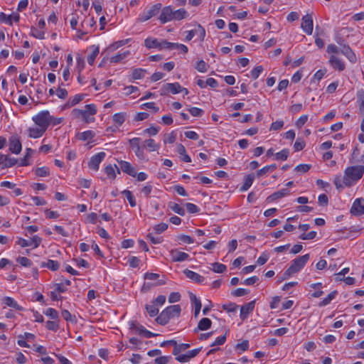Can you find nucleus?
I'll use <instances>...</instances> for the list:
<instances>
[{
  "instance_id": "nucleus-1",
  "label": "nucleus",
  "mask_w": 364,
  "mask_h": 364,
  "mask_svg": "<svg viewBox=\"0 0 364 364\" xmlns=\"http://www.w3.org/2000/svg\"><path fill=\"white\" fill-rule=\"evenodd\" d=\"M364 173V166H352L346 168L343 176V183L350 187L360 179Z\"/></svg>"
},
{
  "instance_id": "nucleus-2",
  "label": "nucleus",
  "mask_w": 364,
  "mask_h": 364,
  "mask_svg": "<svg viewBox=\"0 0 364 364\" xmlns=\"http://www.w3.org/2000/svg\"><path fill=\"white\" fill-rule=\"evenodd\" d=\"M181 309L178 304L167 306L156 317L157 323L164 326L167 324L171 318L178 317L181 314Z\"/></svg>"
},
{
  "instance_id": "nucleus-3",
  "label": "nucleus",
  "mask_w": 364,
  "mask_h": 364,
  "mask_svg": "<svg viewBox=\"0 0 364 364\" xmlns=\"http://www.w3.org/2000/svg\"><path fill=\"white\" fill-rule=\"evenodd\" d=\"M309 254H306L292 260L290 267L284 273L285 278L299 272L309 261Z\"/></svg>"
},
{
  "instance_id": "nucleus-4",
  "label": "nucleus",
  "mask_w": 364,
  "mask_h": 364,
  "mask_svg": "<svg viewBox=\"0 0 364 364\" xmlns=\"http://www.w3.org/2000/svg\"><path fill=\"white\" fill-rule=\"evenodd\" d=\"M32 119L38 127L46 129H47L50 124V114L47 110L40 112L36 115L33 116Z\"/></svg>"
},
{
  "instance_id": "nucleus-5",
  "label": "nucleus",
  "mask_w": 364,
  "mask_h": 364,
  "mask_svg": "<svg viewBox=\"0 0 364 364\" xmlns=\"http://www.w3.org/2000/svg\"><path fill=\"white\" fill-rule=\"evenodd\" d=\"M161 4L157 3L153 5L150 9L144 11L139 18V21L141 22L146 21L153 16H155L161 9Z\"/></svg>"
},
{
  "instance_id": "nucleus-6",
  "label": "nucleus",
  "mask_w": 364,
  "mask_h": 364,
  "mask_svg": "<svg viewBox=\"0 0 364 364\" xmlns=\"http://www.w3.org/2000/svg\"><path fill=\"white\" fill-rule=\"evenodd\" d=\"M106 154L105 152H99L97 154L92 156L88 162V166L90 168L94 171H98L100 163L105 159Z\"/></svg>"
},
{
  "instance_id": "nucleus-7",
  "label": "nucleus",
  "mask_w": 364,
  "mask_h": 364,
  "mask_svg": "<svg viewBox=\"0 0 364 364\" xmlns=\"http://www.w3.org/2000/svg\"><path fill=\"white\" fill-rule=\"evenodd\" d=\"M161 90V95H165L168 92H171L172 94H177L183 91L182 87L180 85L178 82L166 83L163 85Z\"/></svg>"
},
{
  "instance_id": "nucleus-8",
  "label": "nucleus",
  "mask_w": 364,
  "mask_h": 364,
  "mask_svg": "<svg viewBox=\"0 0 364 364\" xmlns=\"http://www.w3.org/2000/svg\"><path fill=\"white\" fill-rule=\"evenodd\" d=\"M41 241L42 239L40 237L34 235L30 240L20 237L17 243L22 247L33 245V248H36L40 245Z\"/></svg>"
},
{
  "instance_id": "nucleus-9",
  "label": "nucleus",
  "mask_w": 364,
  "mask_h": 364,
  "mask_svg": "<svg viewBox=\"0 0 364 364\" xmlns=\"http://www.w3.org/2000/svg\"><path fill=\"white\" fill-rule=\"evenodd\" d=\"M350 213L354 215H360L364 214L363 198H357L355 200L350 208Z\"/></svg>"
},
{
  "instance_id": "nucleus-10",
  "label": "nucleus",
  "mask_w": 364,
  "mask_h": 364,
  "mask_svg": "<svg viewBox=\"0 0 364 364\" xmlns=\"http://www.w3.org/2000/svg\"><path fill=\"white\" fill-rule=\"evenodd\" d=\"M301 28L308 35L313 32V18L311 15L306 14L302 18Z\"/></svg>"
},
{
  "instance_id": "nucleus-11",
  "label": "nucleus",
  "mask_w": 364,
  "mask_h": 364,
  "mask_svg": "<svg viewBox=\"0 0 364 364\" xmlns=\"http://www.w3.org/2000/svg\"><path fill=\"white\" fill-rule=\"evenodd\" d=\"M337 43L342 46L340 52L344 55L350 62L355 63L357 60L355 54L352 50V49L350 48L348 45L342 44L341 42L337 41Z\"/></svg>"
},
{
  "instance_id": "nucleus-12",
  "label": "nucleus",
  "mask_w": 364,
  "mask_h": 364,
  "mask_svg": "<svg viewBox=\"0 0 364 364\" xmlns=\"http://www.w3.org/2000/svg\"><path fill=\"white\" fill-rule=\"evenodd\" d=\"M255 306V300H253L241 306L240 317L242 321H245L247 318L248 315L253 311Z\"/></svg>"
},
{
  "instance_id": "nucleus-13",
  "label": "nucleus",
  "mask_w": 364,
  "mask_h": 364,
  "mask_svg": "<svg viewBox=\"0 0 364 364\" xmlns=\"http://www.w3.org/2000/svg\"><path fill=\"white\" fill-rule=\"evenodd\" d=\"M18 162V159L12 158L10 155H4L0 154V165L2 168H10L16 165Z\"/></svg>"
},
{
  "instance_id": "nucleus-14",
  "label": "nucleus",
  "mask_w": 364,
  "mask_h": 364,
  "mask_svg": "<svg viewBox=\"0 0 364 364\" xmlns=\"http://www.w3.org/2000/svg\"><path fill=\"white\" fill-rule=\"evenodd\" d=\"M140 141L141 139L138 137H134L129 140V145L134 149L136 156L140 159H143L144 158V151L141 149L140 147Z\"/></svg>"
},
{
  "instance_id": "nucleus-15",
  "label": "nucleus",
  "mask_w": 364,
  "mask_h": 364,
  "mask_svg": "<svg viewBox=\"0 0 364 364\" xmlns=\"http://www.w3.org/2000/svg\"><path fill=\"white\" fill-rule=\"evenodd\" d=\"M22 149L21 143L17 136H12L9 139V150L16 154L21 152Z\"/></svg>"
},
{
  "instance_id": "nucleus-16",
  "label": "nucleus",
  "mask_w": 364,
  "mask_h": 364,
  "mask_svg": "<svg viewBox=\"0 0 364 364\" xmlns=\"http://www.w3.org/2000/svg\"><path fill=\"white\" fill-rule=\"evenodd\" d=\"M159 19L161 23L173 21V9L171 6L164 7Z\"/></svg>"
},
{
  "instance_id": "nucleus-17",
  "label": "nucleus",
  "mask_w": 364,
  "mask_h": 364,
  "mask_svg": "<svg viewBox=\"0 0 364 364\" xmlns=\"http://www.w3.org/2000/svg\"><path fill=\"white\" fill-rule=\"evenodd\" d=\"M170 255L173 262H183L189 257L188 254L181 252L177 249L171 250L170 251Z\"/></svg>"
},
{
  "instance_id": "nucleus-18",
  "label": "nucleus",
  "mask_w": 364,
  "mask_h": 364,
  "mask_svg": "<svg viewBox=\"0 0 364 364\" xmlns=\"http://www.w3.org/2000/svg\"><path fill=\"white\" fill-rule=\"evenodd\" d=\"M120 166V169L127 173L128 175L135 177L136 175V172L135 168L131 165V164L128 161H118Z\"/></svg>"
},
{
  "instance_id": "nucleus-19",
  "label": "nucleus",
  "mask_w": 364,
  "mask_h": 364,
  "mask_svg": "<svg viewBox=\"0 0 364 364\" xmlns=\"http://www.w3.org/2000/svg\"><path fill=\"white\" fill-rule=\"evenodd\" d=\"M290 193V191L288 188H282L280 191L274 192L272 195L267 197V200L268 202H272L274 200L282 198Z\"/></svg>"
},
{
  "instance_id": "nucleus-20",
  "label": "nucleus",
  "mask_w": 364,
  "mask_h": 364,
  "mask_svg": "<svg viewBox=\"0 0 364 364\" xmlns=\"http://www.w3.org/2000/svg\"><path fill=\"white\" fill-rule=\"evenodd\" d=\"M329 63L334 69L339 71H343L346 68L344 63L335 55L331 56Z\"/></svg>"
},
{
  "instance_id": "nucleus-21",
  "label": "nucleus",
  "mask_w": 364,
  "mask_h": 364,
  "mask_svg": "<svg viewBox=\"0 0 364 364\" xmlns=\"http://www.w3.org/2000/svg\"><path fill=\"white\" fill-rule=\"evenodd\" d=\"M184 274L188 277V279L196 282L198 284H200L204 281V277L199 274L193 272L189 269L184 270Z\"/></svg>"
},
{
  "instance_id": "nucleus-22",
  "label": "nucleus",
  "mask_w": 364,
  "mask_h": 364,
  "mask_svg": "<svg viewBox=\"0 0 364 364\" xmlns=\"http://www.w3.org/2000/svg\"><path fill=\"white\" fill-rule=\"evenodd\" d=\"M46 129L43 127H30L28 129V136L36 139L43 136Z\"/></svg>"
},
{
  "instance_id": "nucleus-23",
  "label": "nucleus",
  "mask_w": 364,
  "mask_h": 364,
  "mask_svg": "<svg viewBox=\"0 0 364 364\" xmlns=\"http://www.w3.org/2000/svg\"><path fill=\"white\" fill-rule=\"evenodd\" d=\"M212 321L208 318H203L200 320L198 323L197 328L194 330V332H198V331H205L209 329L211 327Z\"/></svg>"
},
{
  "instance_id": "nucleus-24",
  "label": "nucleus",
  "mask_w": 364,
  "mask_h": 364,
  "mask_svg": "<svg viewBox=\"0 0 364 364\" xmlns=\"http://www.w3.org/2000/svg\"><path fill=\"white\" fill-rule=\"evenodd\" d=\"M144 46L149 48H159L161 49V41H159L157 38H147L144 41Z\"/></svg>"
},
{
  "instance_id": "nucleus-25",
  "label": "nucleus",
  "mask_w": 364,
  "mask_h": 364,
  "mask_svg": "<svg viewBox=\"0 0 364 364\" xmlns=\"http://www.w3.org/2000/svg\"><path fill=\"white\" fill-rule=\"evenodd\" d=\"M190 299L191 302L194 304V316L197 317L198 315L200 313V311L201 309V302L199 299L196 297V296L192 293L190 294Z\"/></svg>"
},
{
  "instance_id": "nucleus-26",
  "label": "nucleus",
  "mask_w": 364,
  "mask_h": 364,
  "mask_svg": "<svg viewBox=\"0 0 364 364\" xmlns=\"http://www.w3.org/2000/svg\"><path fill=\"white\" fill-rule=\"evenodd\" d=\"M129 54V50L121 51L119 52L117 54L112 56L109 60L111 63H117L126 58Z\"/></svg>"
},
{
  "instance_id": "nucleus-27",
  "label": "nucleus",
  "mask_w": 364,
  "mask_h": 364,
  "mask_svg": "<svg viewBox=\"0 0 364 364\" xmlns=\"http://www.w3.org/2000/svg\"><path fill=\"white\" fill-rule=\"evenodd\" d=\"M41 267H47L52 271H57L60 268V263L58 261L48 259L46 262H41Z\"/></svg>"
},
{
  "instance_id": "nucleus-28",
  "label": "nucleus",
  "mask_w": 364,
  "mask_h": 364,
  "mask_svg": "<svg viewBox=\"0 0 364 364\" xmlns=\"http://www.w3.org/2000/svg\"><path fill=\"white\" fill-rule=\"evenodd\" d=\"M254 179H255L254 174L252 173V174L247 175L245 178L243 185L240 188V191H247L252 185Z\"/></svg>"
},
{
  "instance_id": "nucleus-29",
  "label": "nucleus",
  "mask_w": 364,
  "mask_h": 364,
  "mask_svg": "<svg viewBox=\"0 0 364 364\" xmlns=\"http://www.w3.org/2000/svg\"><path fill=\"white\" fill-rule=\"evenodd\" d=\"M357 102L359 107V112L364 115V90H360L357 92Z\"/></svg>"
},
{
  "instance_id": "nucleus-30",
  "label": "nucleus",
  "mask_w": 364,
  "mask_h": 364,
  "mask_svg": "<svg viewBox=\"0 0 364 364\" xmlns=\"http://www.w3.org/2000/svg\"><path fill=\"white\" fill-rule=\"evenodd\" d=\"M188 12L184 9H180L176 11L173 10V20L180 21L188 16Z\"/></svg>"
},
{
  "instance_id": "nucleus-31",
  "label": "nucleus",
  "mask_w": 364,
  "mask_h": 364,
  "mask_svg": "<svg viewBox=\"0 0 364 364\" xmlns=\"http://www.w3.org/2000/svg\"><path fill=\"white\" fill-rule=\"evenodd\" d=\"M168 207L171 210H173V212H175L176 213H177L181 216H183L186 214L184 208L176 203H173V202L168 203Z\"/></svg>"
},
{
  "instance_id": "nucleus-32",
  "label": "nucleus",
  "mask_w": 364,
  "mask_h": 364,
  "mask_svg": "<svg viewBox=\"0 0 364 364\" xmlns=\"http://www.w3.org/2000/svg\"><path fill=\"white\" fill-rule=\"evenodd\" d=\"M3 301H4V303L9 307L14 308L18 311H21L23 309V308L21 306H20L17 304V302L11 297L6 296L3 299Z\"/></svg>"
},
{
  "instance_id": "nucleus-33",
  "label": "nucleus",
  "mask_w": 364,
  "mask_h": 364,
  "mask_svg": "<svg viewBox=\"0 0 364 364\" xmlns=\"http://www.w3.org/2000/svg\"><path fill=\"white\" fill-rule=\"evenodd\" d=\"M91 48L92 49V51L88 55L87 60L88 64L92 65L94 63L96 57L99 54L100 49H99V46H94V45L91 46Z\"/></svg>"
},
{
  "instance_id": "nucleus-34",
  "label": "nucleus",
  "mask_w": 364,
  "mask_h": 364,
  "mask_svg": "<svg viewBox=\"0 0 364 364\" xmlns=\"http://www.w3.org/2000/svg\"><path fill=\"white\" fill-rule=\"evenodd\" d=\"M338 291H333L330 294H328V296L324 298L319 304L318 306L322 307L327 306L331 303V301L335 299L336 296L337 295Z\"/></svg>"
},
{
  "instance_id": "nucleus-35",
  "label": "nucleus",
  "mask_w": 364,
  "mask_h": 364,
  "mask_svg": "<svg viewBox=\"0 0 364 364\" xmlns=\"http://www.w3.org/2000/svg\"><path fill=\"white\" fill-rule=\"evenodd\" d=\"M84 99V95L77 94L75 95L73 98H70L68 101L66 106L68 107L76 105L79 102H80Z\"/></svg>"
},
{
  "instance_id": "nucleus-36",
  "label": "nucleus",
  "mask_w": 364,
  "mask_h": 364,
  "mask_svg": "<svg viewBox=\"0 0 364 364\" xmlns=\"http://www.w3.org/2000/svg\"><path fill=\"white\" fill-rule=\"evenodd\" d=\"M73 114L76 117H81L83 119V121L86 123H89L92 120L89 118V117L87 116L86 112H85L83 109H74L73 110Z\"/></svg>"
},
{
  "instance_id": "nucleus-37",
  "label": "nucleus",
  "mask_w": 364,
  "mask_h": 364,
  "mask_svg": "<svg viewBox=\"0 0 364 364\" xmlns=\"http://www.w3.org/2000/svg\"><path fill=\"white\" fill-rule=\"evenodd\" d=\"M126 113L119 112L116 113L112 117V120L117 125L121 126L125 121Z\"/></svg>"
},
{
  "instance_id": "nucleus-38",
  "label": "nucleus",
  "mask_w": 364,
  "mask_h": 364,
  "mask_svg": "<svg viewBox=\"0 0 364 364\" xmlns=\"http://www.w3.org/2000/svg\"><path fill=\"white\" fill-rule=\"evenodd\" d=\"M145 309L149 315L151 317H154L159 314V309L157 308V306L154 303L151 304H146Z\"/></svg>"
},
{
  "instance_id": "nucleus-39",
  "label": "nucleus",
  "mask_w": 364,
  "mask_h": 364,
  "mask_svg": "<svg viewBox=\"0 0 364 364\" xmlns=\"http://www.w3.org/2000/svg\"><path fill=\"white\" fill-rule=\"evenodd\" d=\"M122 193L125 196V197L127 198V199L128 200V201L129 203V205L132 207H135L136 206V200H135V198L133 196L132 191H130L129 190H124V191H123L122 192Z\"/></svg>"
},
{
  "instance_id": "nucleus-40",
  "label": "nucleus",
  "mask_w": 364,
  "mask_h": 364,
  "mask_svg": "<svg viewBox=\"0 0 364 364\" xmlns=\"http://www.w3.org/2000/svg\"><path fill=\"white\" fill-rule=\"evenodd\" d=\"M95 136L94 132L87 130L80 134L79 139L82 141L92 140Z\"/></svg>"
},
{
  "instance_id": "nucleus-41",
  "label": "nucleus",
  "mask_w": 364,
  "mask_h": 364,
  "mask_svg": "<svg viewBox=\"0 0 364 364\" xmlns=\"http://www.w3.org/2000/svg\"><path fill=\"white\" fill-rule=\"evenodd\" d=\"M34 171L35 174L39 177H46L50 175V170L46 166L37 168Z\"/></svg>"
},
{
  "instance_id": "nucleus-42",
  "label": "nucleus",
  "mask_w": 364,
  "mask_h": 364,
  "mask_svg": "<svg viewBox=\"0 0 364 364\" xmlns=\"http://www.w3.org/2000/svg\"><path fill=\"white\" fill-rule=\"evenodd\" d=\"M276 168L277 165L275 164L269 166H265L257 171V176H261L269 171H274Z\"/></svg>"
},
{
  "instance_id": "nucleus-43",
  "label": "nucleus",
  "mask_w": 364,
  "mask_h": 364,
  "mask_svg": "<svg viewBox=\"0 0 364 364\" xmlns=\"http://www.w3.org/2000/svg\"><path fill=\"white\" fill-rule=\"evenodd\" d=\"M189 347L190 344L188 343L177 344V346L173 348V354L174 355H178L181 352L187 350Z\"/></svg>"
},
{
  "instance_id": "nucleus-44",
  "label": "nucleus",
  "mask_w": 364,
  "mask_h": 364,
  "mask_svg": "<svg viewBox=\"0 0 364 364\" xmlns=\"http://www.w3.org/2000/svg\"><path fill=\"white\" fill-rule=\"evenodd\" d=\"M289 154V149H282L281 151L276 153L274 154V156H275V159L277 160L285 161L287 159Z\"/></svg>"
},
{
  "instance_id": "nucleus-45",
  "label": "nucleus",
  "mask_w": 364,
  "mask_h": 364,
  "mask_svg": "<svg viewBox=\"0 0 364 364\" xmlns=\"http://www.w3.org/2000/svg\"><path fill=\"white\" fill-rule=\"evenodd\" d=\"M33 151L31 148L26 149V154L25 156L21 159L20 161V166H26L29 165V163L28 162V159H29L33 154Z\"/></svg>"
},
{
  "instance_id": "nucleus-46",
  "label": "nucleus",
  "mask_w": 364,
  "mask_h": 364,
  "mask_svg": "<svg viewBox=\"0 0 364 364\" xmlns=\"http://www.w3.org/2000/svg\"><path fill=\"white\" fill-rule=\"evenodd\" d=\"M146 70L142 68H136L133 70L132 77L134 80L141 79L144 76Z\"/></svg>"
},
{
  "instance_id": "nucleus-47",
  "label": "nucleus",
  "mask_w": 364,
  "mask_h": 364,
  "mask_svg": "<svg viewBox=\"0 0 364 364\" xmlns=\"http://www.w3.org/2000/svg\"><path fill=\"white\" fill-rule=\"evenodd\" d=\"M196 69L200 73H205L208 70V65L203 60L197 62Z\"/></svg>"
},
{
  "instance_id": "nucleus-48",
  "label": "nucleus",
  "mask_w": 364,
  "mask_h": 364,
  "mask_svg": "<svg viewBox=\"0 0 364 364\" xmlns=\"http://www.w3.org/2000/svg\"><path fill=\"white\" fill-rule=\"evenodd\" d=\"M145 146L148 148L149 151H154L159 149V145L155 143L153 139H147L144 141Z\"/></svg>"
},
{
  "instance_id": "nucleus-49",
  "label": "nucleus",
  "mask_w": 364,
  "mask_h": 364,
  "mask_svg": "<svg viewBox=\"0 0 364 364\" xmlns=\"http://www.w3.org/2000/svg\"><path fill=\"white\" fill-rule=\"evenodd\" d=\"M61 314L65 321L76 323L75 316H73L68 310H63Z\"/></svg>"
},
{
  "instance_id": "nucleus-50",
  "label": "nucleus",
  "mask_w": 364,
  "mask_h": 364,
  "mask_svg": "<svg viewBox=\"0 0 364 364\" xmlns=\"http://www.w3.org/2000/svg\"><path fill=\"white\" fill-rule=\"evenodd\" d=\"M213 266V271L216 272V273H223L224 272L227 267L225 264H220V263H218V262H215L212 264Z\"/></svg>"
},
{
  "instance_id": "nucleus-51",
  "label": "nucleus",
  "mask_w": 364,
  "mask_h": 364,
  "mask_svg": "<svg viewBox=\"0 0 364 364\" xmlns=\"http://www.w3.org/2000/svg\"><path fill=\"white\" fill-rule=\"evenodd\" d=\"M130 329L131 330H136L139 335H143L144 331L146 330L143 326L139 325V323L136 322H132L130 324Z\"/></svg>"
},
{
  "instance_id": "nucleus-52",
  "label": "nucleus",
  "mask_w": 364,
  "mask_h": 364,
  "mask_svg": "<svg viewBox=\"0 0 364 364\" xmlns=\"http://www.w3.org/2000/svg\"><path fill=\"white\" fill-rule=\"evenodd\" d=\"M178 43H171L167 41H161V49L166 48L168 50L177 49Z\"/></svg>"
},
{
  "instance_id": "nucleus-53",
  "label": "nucleus",
  "mask_w": 364,
  "mask_h": 364,
  "mask_svg": "<svg viewBox=\"0 0 364 364\" xmlns=\"http://www.w3.org/2000/svg\"><path fill=\"white\" fill-rule=\"evenodd\" d=\"M305 145H306V143L303 139L297 138V139L296 140V141L294 144V148L296 151H299L302 150L305 147Z\"/></svg>"
},
{
  "instance_id": "nucleus-54",
  "label": "nucleus",
  "mask_w": 364,
  "mask_h": 364,
  "mask_svg": "<svg viewBox=\"0 0 364 364\" xmlns=\"http://www.w3.org/2000/svg\"><path fill=\"white\" fill-rule=\"evenodd\" d=\"M86 112V114L87 117L89 115H95L97 113V108L94 104H89L85 106V109H83Z\"/></svg>"
},
{
  "instance_id": "nucleus-55",
  "label": "nucleus",
  "mask_w": 364,
  "mask_h": 364,
  "mask_svg": "<svg viewBox=\"0 0 364 364\" xmlns=\"http://www.w3.org/2000/svg\"><path fill=\"white\" fill-rule=\"evenodd\" d=\"M168 228V225L164 223H161L160 224L156 225L153 227L154 230L156 234H160L165 230H166Z\"/></svg>"
},
{
  "instance_id": "nucleus-56",
  "label": "nucleus",
  "mask_w": 364,
  "mask_h": 364,
  "mask_svg": "<svg viewBox=\"0 0 364 364\" xmlns=\"http://www.w3.org/2000/svg\"><path fill=\"white\" fill-rule=\"evenodd\" d=\"M237 307L238 306L235 303L232 302L223 304L222 306L223 309L228 312H235Z\"/></svg>"
},
{
  "instance_id": "nucleus-57",
  "label": "nucleus",
  "mask_w": 364,
  "mask_h": 364,
  "mask_svg": "<svg viewBox=\"0 0 364 364\" xmlns=\"http://www.w3.org/2000/svg\"><path fill=\"white\" fill-rule=\"evenodd\" d=\"M105 172L107 176L112 179H114L116 178L114 168L112 165H107L105 168Z\"/></svg>"
},
{
  "instance_id": "nucleus-58",
  "label": "nucleus",
  "mask_w": 364,
  "mask_h": 364,
  "mask_svg": "<svg viewBox=\"0 0 364 364\" xmlns=\"http://www.w3.org/2000/svg\"><path fill=\"white\" fill-rule=\"evenodd\" d=\"M45 314L48 316H49L52 319H58V312L53 309V308H48L46 309Z\"/></svg>"
},
{
  "instance_id": "nucleus-59",
  "label": "nucleus",
  "mask_w": 364,
  "mask_h": 364,
  "mask_svg": "<svg viewBox=\"0 0 364 364\" xmlns=\"http://www.w3.org/2000/svg\"><path fill=\"white\" fill-rule=\"evenodd\" d=\"M46 327L50 331H57L59 328L58 323L55 321H48L46 322Z\"/></svg>"
},
{
  "instance_id": "nucleus-60",
  "label": "nucleus",
  "mask_w": 364,
  "mask_h": 364,
  "mask_svg": "<svg viewBox=\"0 0 364 364\" xmlns=\"http://www.w3.org/2000/svg\"><path fill=\"white\" fill-rule=\"evenodd\" d=\"M17 262L23 267H31L32 265L31 261L26 257H18Z\"/></svg>"
},
{
  "instance_id": "nucleus-61",
  "label": "nucleus",
  "mask_w": 364,
  "mask_h": 364,
  "mask_svg": "<svg viewBox=\"0 0 364 364\" xmlns=\"http://www.w3.org/2000/svg\"><path fill=\"white\" fill-rule=\"evenodd\" d=\"M263 71V67L262 65H258L255 67L252 71H251V76L253 79H257L259 75Z\"/></svg>"
},
{
  "instance_id": "nucleus-62",
  "label": "nucleus",
  "mask_w": 364,
  "mask_h": 364,
  "mask_svg": "<svg viewBox=\"0 0 364 364\" xmlns=\"http://www.w3.org/2000/svg\"><path fill=\"white\" fill-rule=\"evenodd\" d=\"M248 293H249V290H247L246 289H243V288H238V289L234 290L232 292V294L234 296L239 297V296H245V295L247 294Z\"/></svg>"
},
{
  "instance_id": "nucleus-63",
  "label": "nucleus",
  "mask_w": 364,
  "mask_h": 364,
  "mask_svg": "<svg viewBox=\"0 0 364 364\" xmlns=\"http://www.w3.org/2000/svg\"><path fill=\"white\" fill-rule=\"evenodd\" d=\"M191 114L193 117H201L203 114L204 113V111L200 108L198 107H191L188 109Z\"/></svg>"
},
{
  "instance_id": "nucleus-64",
  "label": "nucleus",
  "mask_w": 364,
  "mask_h": 364,
  "mask_svg": "<svg viewBox=\"0 0 364 364\" xmlns=\"http://www.w3.org/2000/svg\"><path fill=\"white\" fill-rule=\"evenodd\" d=\"M171 359V356H160L154 360L156 364H167Z\"/></svg>"
}]
</instances>
